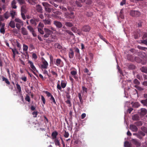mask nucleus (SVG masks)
Segmentation results:
<instances>
[{
    "label": "nucleus",
    "mask_w": 147,
    "mask_h": 147,
    "mask_svg": "<svg viewBox=\"0 0 147 147\" xmlns=\"http://www.w3.org/2000/svg\"><path fill=\"white\" fill-rule=\"evenodd\" d=\"M25 99L26 101L30 102V98L29 96L27 94L25 98Z\"/></svg>",
    "instance_id": "52"
},
{
    "label": "nucleus",
    "mask_w": 147,
    "mask_h": 147,
    "mask_svg": "<svg viewBox=\"0 0 147 147\" xmlns=\"http://www.w3.org/2000/svg\"><path fill=\"white\" fill-rule=\"evenodd\" d=\"M58 133L56 131L53 132L51 134V136L52 137L53 139H57V136L58 135Z\"/></svg>",
    "instance_id": "17"
},
{
    "label": "nucleus",
    "mask_w": 147,
    "mask_h": 147,
    "mask_svg": "<svg viewBox=\"0 0 147 147\" xmlns=\"http://www.w3.org/2000/svg\"><path fill=\"white\" fill-rule=\"evenodd\" d=\"M141 111L140 113L141 115L144 116L147 113V111L146 109L145 108H142L140 110Z\"/></svg>",
    "instance_id": "15"
},
{
    "label": "nucleus",
    "mask_w": 147,
    "mask_h": 147,
    "mask_svg": "<svg viewBox=\"0 0 147 147\" xmlns=\"http://www.w3.org/2000/svg\"><path fill=\"white\" fill-rule=\"evenodd\" d=\"M56 10H53V11H54V13H55L56 15H60L61 14V13L59 11H54Z\"/></svg>",
    "instance_id": "56"
},
{
    "label": "nucleus",
    "mask_w": 147,
    "mask_h": 147,
    "mask_svg": "<svg viewBox=\"0 0 147 147\" xmlns=\"http://www.w3.org/2000/svg\"><path fill=\"white\" fill-rule=\"evenodd\" d=\"M80 1L82 2H85L86 4H91L92 1V0H79Z\"/></svg>",
    "instance_id": "25"
},
{
    "label": "nucleus",
    "mask_w": 147,
    "mask_h": 147,
    "mask_svg": "<svg viewBox=\"0 0 147 147\" xmlns=\"http://www.w3.org/2000/svg\"><path fill=\"white\" fill-rule=\"evenodd\" d=\"M130 15L132 16H138L140 15V13L138 11L132 10L130 13Z\"/></svg>",
    "instance_id": "5"
},
{
    "label": "nucleus",
    "mask_w": 147,
    "mask_h": 147,
    "mask_svg": "<svg viewBox=\"0 0 147 147\" xmlns=\"http://www.w3.org/2000/svg\"><path fill=\"white\" fill-rule=\"evenodd\" d=\"M141 43L147 45V39L141 40Z\"/></svg>",
    "instance_id": "64"
},
{
    "label": "nucleus",
    "mask_w": 147,
    "mask_h": 147,
    "mask_svg": "<svg viewBox=\"0 0 147 147\" xmlns=\"http://www.w3.org/2000/svg\"><path fill=\"white\" fill-rule=\"evenodd\" d=\"M132 119L133 120H139V117L137 115H135L132 116Z\"/></svg>",
    "instance_id": "30"
},
{
    "label": "nucleus",
    "mask_w": 147,
    "mask_h": 147,
    "mask_svg": "<svg viewBox=\"0 0 147 147\" xmlns=\"http://www.w3.org/2000/svg\"><path fill=\"white\" fill-rule=\"evenodd\" d=\"M82 89L84 93L85 92L86 93H87V88L85 87L84 86H82Z\"/></svg>",
    "instance_id": "58"
},
{
    "label": "nucleus",
    "mask_w": 147,
    "mask_h": 147,
    "mask_svg": "<svg viewBox=\"0 0 147 147\" xmlns=\"http://www.w3.org/2000/svg\"><path fill=\"white\" fill-rule=\"evenodd\" d=\"M65 102L67 104H69V107H71V102L70 100L68 99L67 100L65 101Z\"/></svg>",
    "instance_id": "53"
},
{
    "label": "nucleus",
    "mask_w": 147,
    "mask_h": 147,
    "mask_svg": "<svg viewBox=\"0 0 147 147\" xmlns=\"http://www.w3.org/2000/svg\"><path fill=\"white\" fill-rule=\"evenodd\" d=\"M135 66L134 64H130L128 68L131 69H135Z\"/></svg>",
    "instance_id": "40"
},
{
    "label": "nucleus",
    "mask_w": 147,
    "mask_h": 147,
    "mask_svg": "<svg viewBox=\"0 0 147 147\" xmlns=\"http://www.w3.org/2000/svg\"><path fill=\"white\" fill-rule=\"evenodd\" d=\"M38 112L37 111H34L32 112V114L33 115V117L34 118L36 117H37V115H38Z\"/></svg>",
    "instance_id": "55"
},
{
    "label": "nucleus",
    "mask_w": 147,
    "mask_h": 147,
    "mask_svg": "<svg viewBox=\"0 0 147 147\" xmlns=\"http://www.w3.org/2000/svg\"><path fill=\"white\" fill-rule=\"evenodd\" d=\"M134 83L136 84V85H138L140 84V82L136 79H135L134 81Z\"/></svg>",
    "instance_id": "44"
},
{
    "label": "nucleus",
    "mask_w": 147,
    "mask_h": 147,
    "mask_svg": "<svg viewBox=\"0 0 147 147\" xmlns=\"http://www.w3.org/2000/svg\"><path fill=\"white\" fill-rule=\"evenodd\" d=\"M127 58L128 60L131 61H134V57L131 55H128L127 56Z\"/></svg>",
    "instance_id": "16"
},
{
    "label": "nucleus",
    "mask_w": 147,
    "mask_h": 147,
    "mask_svg": "<svg viewBox=\"0 0 147 147\" xmlns=\"http://www.w3.org/2000/svg\"><path fill=\"white\" fill-rule=\"evenodd\" d=\"M43 22L45 25H50L51 24V20L49 19L43 20Z\"/></svg>",
    "instance_id": "20"
},
{
    "label": "nucleus",
    "mask_w": 147,
    "mask_h": 147,
    "mask_svg": "<svg viewBox=\"0 0 147 147\" xmlns=\"http://www.w3.org/2000/svg\"><path fill=\"white\" fill-rule=\"evenodd\" d=\"M69 57L70 59L73 58L74 56V53L73 50L71 49H69Z\"/></svg>",
    "instance_id": "12"
},
{
    "label": "nucleus",
    "mask_w": 147,
    "mask_h": 147,
    "mask_svg": "<svg viewBox=\"0 0 147 147\" xmlns=\"http://www.w3.org/2000/svg\"><path fill=\"white\" fill-rule=\"evenodd\" d=\"M54 46L55 48L58 49H61L62 48V46L61 45L57 43H56L55 44Z\"/></svg>",
    "instance_id": "29"
},
{
    "label": "nucleus",
    "mask_w": 147,
    "mask_h": 147,
    "mask_svg": "<svg viewBox=\"0 0 147 147\" xmlns=\"http://www.w3.org/2000/svg\"><path fill=\"white\" fill-rule=\"evenodd\" d=\"M32 57L34 60H36L37 58V55L35 53H33L32 54Z\"/></svg>",
    "instance_id": "61"
},
{
    "label": "nucleus",
    "mask_w": 147,
    "mask_h": 147,
    "mask_svg": "<svg viewBox=\"0 0 147 147\" xmlns=\"http://www.w3.org/2000/svg\"><path fill=\"white\" fill-rule=\"evenodd\" d=\"M76 57L77 58L80 60L81 58V55L80 53H76Z\"/></svg>",
    "instance_id": "49"
},
{
    "label": "nucleus",
    "mask_w": 147,
    "mask_h": 147,
    "mask_svg": "<svg viewBox=\"0 0 147 147\" xmlns=\"http://www.w3.org/2000/svg\"><path fill=\"white\" fill-rule=\"evenodd\" d=\"M44 92L47 95L48 97H51V96H52L50 93L47 91H45Z\"/></svg>",
    "instance_id": "59"
},
{
    "label": "nucleus",
    "mask_w": 147,
    "mask_h": 147,
    "mask_svg": "<svg viewBox=\"0 0 147 147\" xmlns=\"http://www.w3.org/2000/svg\"><path fill=\"white\" fill-rule=\"evenodd\" d=\"M74 50L75 52L76 53H80V51L79 49L77 47H75L74 48Z\"/></svg>",
    "instance_id": "62"
},
{
    "label": "nucleus",
    "mask_w": 147,
    "mask_h": 147,
    "mask_svg": "<svg viewBox=\"0 0 147 147\" xmlns=\"http://www.w3.org/2000/svg\"><path fill=\"white\" fill-rule=\"evenodd\" d=\"M70 74L73 76H74L77 74V72L76 70H73L71 72Z\"/></svg>",
    "instance_id": "50"
},
{
    "label": "nucleus",
    "mask_w": 147,
    "mask_h": 147,
    "mask_svg": "<svg viewBox=\"0 0 147 147\" xmlns=\"http://www.w3.org/2000/svg\"><path fill=\"white\" fill-rule=\"evenodd\" d=\"M137 47L138 49L146 51L147 50V48L140 46H138Z\"/></svg>",
    "instance_id": "38"
},
{
    "label": "nucleus",
    "mask_w": 147,
    "mask_h": 147,
    "mask_svg": "<svg viewBox=\"0 0 147 147\" xmlns=\"http://www.w3.org/2000/svg\"><path fill=\"white\" fill-rule=\"evenodd\" d=\"M28 49V47L27 45L24 44L23 45V50L24 51H26V53L28 54L27 50Z\"/></svg>",
    "instance_id": "27"
},
{
    "label": "nucleus",
    "mask_w": 147,
    "mask_h": 147,
    "mask_svg": "<svg viewBox=\"0 0 147 147\" xmlns=\"http://www.w3.org/2000/svg\"><path fill=\"white\" fill-rule=\"evenodd\" d=\"M135 87L138 90L140 91H142L143 90V89L141 87H140L138 85H135Z\"/></svg>",
    "instance_id": "51"
},
{
    "label": "nucleus",
    "mask_w": 147,
    "mask_h": 147,
    "mask_svg": "<svg viewBox=\"0 0 147 147\" xmlns=\"http://www.w3.org/2000/svg\"><path fill=\"white\" fill-rule=\"evenodd\" d=\"M91 29V28L88 25L84 26L82 28V30L84 32H89Z\"/></svg>",
    "instance_id": "8"
},
{
    "label": "nucleus",
    "mask_w": 147,
    "mask_h": 147,
    "mask_svg": "<svg viewBox=\"0 0 147 147\" xmlns=\"http://www.w3.org/2000/svg\"><path fill=\"white\" fill-rule=\"evenodd\" d=\"M65 26L68 27H71L73 26V24L69 22H66L65 23Z\"/></svg>",
    "instance_id": "26"
},
{
    "label": "nucleus",
    "mask_w": 147,
    "mask_h": 147,
    "mask_svg": "<svg viewBox=\"0 0 147 147\" xmlns=\"http://www.w3.org/2000/svg\"><path fill=\"white\" fill-rule=\"evenodd\" d=\"M124 146L126 147H131V144L128 142L126 141L125 142Z\"/></svg>",
    "instance_id": "36"
},
{
    "label": "nucleus",
    "mask_w": 147,
    "mask_h": 147,
    "mask_svg": "<svg viewBox=\"0 0 147 147\" xmlns=\"http://www.w3.org/2000/svg\"><path fill=\"white\" fill-rule=\"evenodd\" d=\"M16 13L15 11H13V10L9 12L8 11H7L4 14V16L5 18L6 19H8L11 16V17L12 19H13L15 18V16L16 15Z\"/></svg>",
    "instance_id": "1"
},
{
    "label": "nucleus",
    "mask_w": 147,
    "mask_h": 147,
    "mask_svg": "<svg viewBox=\"0 0 147 147\" xmlns=\"http://www.w3.org/2000/svg\"><path fill=\"white\" fill-rule=\"evenodd\" d=\"M140 105L139 103L138 102H135L133 105V107L135 108H138Z\"/></svg>",
    "instance_id": "34"
},
{
    "label": "nucleus",
    "mask_w": 147,
    "mask_h": 147,
    "mask_svg": "<svg viewBox=\"0 0 147 147\" xmlns=\"http://www.w3.org/2000/svg\"><path fill=\"white\" fill-rule=\"evenodd\" d=\"M135 124L137 126H140L142 125V123L141 121H138L137 122L135 123Z\"/></svg>",
    "instance_id": "63"
},
{
    "label": "nucleus",
    "mask_w": 147,
    "mask_h": 147,
    "mask_svg": "<svg viewBox=\"0 0 147 147\" xmlns=\"http://www.w3.org/2000/svg\"><path fill=\"white\" fill-rule=\"evenodd\" d=\"M5 26V24H3V26H1V27L0 29V32L1 33L4 34L5 33V29L4 27Z\"/></svg>",
    "instance_id": "24"
},
{
    "label": "nucleus",
    "mask_w": 147,
    "mask_h": 147,
    "mask_svg": "<svg viewBox=\"0 0 147 147\" xmlns=\"http://www.w3.org/2000/svg\"><path fill=\"white\" fill-rule=\"evenodd\" d=\"M16 2L15 0H13L11 3V6L12 8L16 9L17 6L16 5Z\"/></svg>",
    "instance_id": "21"
},
{
    "label": "nucleus",
    "mask_w": 147,
    "mask_h": 147,
    "mask_svg": "<svg viewBox=\"0 0 147 147\" xmlns=\"http://www.w3.org/2000/svg\"><path fill=\"white\" fill-rule=\"evenodd\" d=\"M140 102L144 105L147 106V99L145 100H142Z\"/></svg>",
    "instance_id": "33"
},
{
    "label": "nucleus",
    "mask_w": 147,
    "mask_h": 147,
    "mask_svg": "<svg viewBox=\"0 0 147 147\" xmlns=\"http://www.w3.org/2000/svg\"><path fill=\"white\" fill-rule=\"evenodd\" d=\"M43 6L45 9H51V5L46 2L42 3Z\"/></svg>",
    "instance_id": "13"
},
{
    "label": "nucleus",
    "mask_w": 147,
    "mask_h": 147,
    "mask_svg": "<svg viewBox=\"0 0 147 147\" xmlns=\"http://www.w3.org/2000/svg\"><path fill=\"white\" fill-rule=\"evenodd\" d=\"M99 36L100 39H101L102 40L105 42H107L105 38L101 34H99Z\"/></svg>",
    "instance_id": "57"
},
{
    "label": "nucleus",
    "mask_w": 147,
    "mask_h": 147,
    "mask_svg": "<svg viewBox=\"0 0 147 147\" xmlns=\"http://www.w3.org/2000/svg\"><path fill=\"white\" fill-rule=\"evenodd\" d=\"M66 32L71 35L74 36V34H73V33L69 30H66Z\"/></svg>",
    "instance_id": "60"
},
{
    "label": "nucleus",
    "mask_w": 147,
    "mask_h": 147,
    "mask_svg": "<svg viewBox=\"0 0 147 147\" xmlns=\"http://www.w3.org/2000/svg\"><path fill=\"white\" fill-rule=\"evenodd\" d=\"M132 143L136 146L137 147L141 146V143L136 139H132L131 140Z\"/></svg>",
    "instance_id": "9"
},
{
    "label": "nucleus",
    "mask_w": 147,
    "mask_h": 147,
    "mask_svg": "<svg viewBox=\"0 0 147 147\" xmlns=\"http://www.w3.org/2000/svg\"><path fill=\"white\" fill-rule=\"evenodd\" d=\"M50 99L52 101V102H51L52 103L53 102L55 104H56L55 100L53 95L51 96V98H50Z\"/></svg>",
    "instance_id": "46"
},
{
    "label": "nucleus",
    "mask_w": 147,
    "mask_h": 147,
    "mask_svg": "<svg viewBox=\"0 0 147 147\" xmlns=\"http://www.w3.org/2000/svg\"><path fill=\"white\" fill-rule=\"evenodd\" d=\"M9 26L11 28H14L15 27V23L14 21L11 20L9 22Z\"/></svg>",
    "instance_id": "18"
},
{
    "label": "nucleus",
    "mask_w": 147,
    "mask_h": 147,
    "mask_svg": "<svg viewBox=\"0 0 147 147\" xmlns=\"http://www.w3.org/2000/svg\"><path fill=\"white\" fill-rule=\"evenodd\" d=\"M61 61L60 59H56V62H55V64L58 66H60Z\"/></svg>",
    "instance_id": "23"
},
{
    "label": "nucleus",
    "mask_w": 147,
    "mask_h": 147,
    "mask_svg": "<svg viewBox=\"0 0 147 147\" xmlns=\"http://www.w3.org/2000/svg\"><path fill=\"white\" fill-rule=\"evenodd\" d=\"M14 21L16 23V27L18 30L20 29L21 26L24 25L23 21L18 18H15Z\"/></svg>",
    "instance_id": "2"
},
{
    "label": "nucleus",
    "mask_w": 147,
    "mask_h": 147,
    "mask_svg": "<svg viewBox=\"0 0 147 147\" xmlns=\"http://www.w3.org/2000/svg\"><path fill=\"white\" fill-rule=\"evenodd\" d=\"M16 46L19 49V50L21 49V45H20V43L18 42L17 40L16 41Z\"/></svg>",
    "instance_id": "48"
},
{
    "label": "nucleus",
    "mask_w": 147,
    "mask_h": 147,
    "mask_svg": "<svg viewBox=\"0 0 147 147\" xmlns=\"http://www.w3.org/2000/svg\"><path fill=\"white\" fill-rule=\"evenodd\" d=\"M61 87L63 88H64L65 87L66 85V83L64 82L63 80H62L61 81Z\"/></svg>",
    "instance_id": "35"
},
{
    "label": "nucleus",
    "mask_w": 147,
    "mask_h": 147,
    "mask_svg": "<svg viewBox=\"0 0 147 147\" xmlns=\"http://www.w3.org/2000/svg\"><path fill=\"white\" fill-rule=\"evenodd\" d=\"M72 27L71 28V30L73 31L74 32H76V31H77V28L75 26Z\"/></svg>",
    "instance_id": "54"
},
{
    "label": "nucleus",
    "mask_w": 147,
    "mask_h": 147,
    "mask_svg": "<svg viewBox=\"0 0 147 147\" xmlns=\"http://www.w3.org/2000/svg\"><path fill=\"white\" fill-rule=\"evenodd\" d=\"M134 61H136L138 63H140L141 61V59L139 57H136L134 58Z\"/></svg>",
    "instance_id": "32"
},
{
    "label": "nucleus",
    "mask_w": 147,
    "mask_h": 147,
    "mask_svg": "<svg viewBox=\"0 0 147 147\" xmlns=\"http://www.w3.org/2000/svg\"><path fill=\"white\" fill-rule=\"evenodd\" d=\"M42 28L38 27V32L41 34H44V32L42 30Z\"/></svg>",
    "instance_id": "42"
},
{
    "label": "nucleus",
    "mask_w": 147,
    "mask_h": 147,
    "mask_svg": "<svg viewBox=\"0 0 147 147\" xmlns=\"http://www.w3.org/2000/svg\"><path fill=\"white\" fill-rule=\"evenodd\" d=\"M2 80L3 81H5L7 84L8 85L10 84V83L7 78L3 76L2 77Z\"/></svg>",
    "instance_id": "31"
},
{
    "label": "nucleus",
    "mask_w": 147,
    "mask_h": 147,
    "mask_svg": "<svg viewBox=\"0 0 147 147\" xmlns=\"http://www.w3.org/2000/svg\"><path fill=\"white\" fill-rule=\"evenodd\" d=\"M27 28L31 32H33L34 31V28L30 26H27Z\"/></svg>",
    "instance_id": "39"
},
{
    "label": "nucleus",
    "mask_w": 147,
    "mask_h": 147,
    "mask_svg": "<svg viewBox=\"0 0 147 147\" xmlns=\"http://www.w3.org/2000/svg\"><path fill=\"white\" fill-rule=\"evenodd\" d=\"M54 142L56 146H58L59 147H60L61 144L59 141L58 140V138L55 139H54Z\"/></svg>",
    "instance_id": "19"
},
{
    "label": "nucleus",
    "mask_w": 147,
    "mask_h": 147,
    "mask_svg": "<svg viewBox=\"0 0 147 147\" xmlns=\"http://www.w3.org/2000/svg\"><path fill=\"white\" fill-rule=\"evenodd\" d=\"M53 24L58 28H61L63 26L61 22L57 21H54Z\"/></svg>",
    "instance_id": "10"
},
{
    "label": "nucleus",
    "mask_w": 147,
    "mask_h": 147,
    "mask_svg": "<svg viewBox=\"0 0 147 147\" xmlns=\"http://www.w3.org/2000/svg\"><path fill=\"white\" fill-rule=\"evenodd\" d=\"M22 33L23 35H27L28 34V32L26 28L22 27L21 28Z\"/></svg>",
    "instance_id": "14"
},
{
    "label": "nucleus",
    "mask_w": 147,
    "mask_h": 147,
    "mask_svg": "<svg viewBox=\"0 0 147 147\" xmlns=\"http://www.w3.org/2000/svg\"><path fill=\"white\" fill-rule=\"evenodd\" d=\"M30 22L32 24L36 25V21L35 19H32L30 20Z\"/></svg>",
    "instance_id": "41"
},
{
    "label": "nucleus",
    "mask_w": 147,
    "mask_h": 147,
    "mask_svg": "<svg viewBox=\"0 0 147 147\" xmlns=\"http://www.w3.org/2000/svg\"><path fill=\"white\" fill-rule=\"evenodd\" d=\"M84 73H87L88 75L90 76V73L89 72V70L86 68L84 69Z\"/></svg>",
    "instance_id": "47"
},
{
    "label": "nucleus",
    "mask_w": 147,
    "mask_h": 147,
    "mask_svg": "<svg viewBox=\"0 0 147 147\" xmlns=\"http://www.w3.org/2000/svg\"><path fill=\"white\" fill-rule=\"evenodd\" d=\"M51 41L53 42H55L57 40V38L56 36H51Z\"/></svg>",
    "instance_id": "43"
},
{
    "label": "nucleus",
    "mask_w": 147,
    "mask_h": 147,
    "mask_svg": "<svg viewBox=\"0 0 147 147\" xmlns=\"http://www.w3.org/2000/svg\"><path fill=\"white\" fill-rule=\"evenodd\" d=\"M28 63H29L30 65V67L32 69L33 71H32L33 74L35 75L36 76H37L36 74L35 73L34 71H37L36 69L35 66L34 65L33 63L30 61H29L28 62Z\"/></svg>",
    "instance_id": "6"
},
{
    "label": "nucleus",
    "mask_w": 147,
    "mask_h": 147,
    "mask_svg": "<svg viewBox=\"0 0 147 147\" xmlns=\"http://www.w3.org/2000/svg\"><path fill=\"white\" fill-rule=\"evenodd\" d=\"M42 64L41 65L42 68L44 69H47L48 65V62L42 58Z\"/></svg>",
    "instance_id": "4"
},
{
    "label": "nucleus",
    "mask_w": 147,
    "mask_h": 147,
    "mask_svg": "<svg viewBox=\"0 0 147 147\" xmlns=\"http://www.w3.org/2000/svg\"><path fill=\"white\" fill-rule=\"evenodd\" d=\"M140 70L142 72L147 73V67L143 66L140 68Z\"/></svg>",
    "instance_id": "22"
},
{
    "label": "nucleus",
    "mask_w": 147,
    "mask_h": 147,
    "mask_svg": "<svg viewBox=\"0 0 147 147\" xmlns=\"http://www.w3.org/2000/svg\"><path fill=\"white\" fill-rule=\"evenodd\" d=\"M130 129L134 132H136L138 130V128L134 124L130 125Z\"/></svg>",
    "instance_id": "11"
},
{
    "label": "nucleus",
    "mask_w": 147,
    "mask_h": 147,
    "mask_svg": "<svg viewBox=\"0 0 147 147\" xmlns=\"http://www.w3.org/2000/svg\"><path fill=\"white\" fill-rule=\"evenodd\" d=\"M10 49H11L12 51L13 54V52H14L15 54H19V53L18 51L17 50L16 48L12 49V48H10Z\"/></svg>",
    "instance_id": "28"
},
{
    "label": "nucleus",
    "mask_w": 147,
    "mask_h": 147,
    "mask_svg": "<svg viewBox=\"0 0 147 147\" xmlns=\"http://www.w3.org/2000/svg\"><path fill=\"white\" fill-rule=\"evenodd\" d=\"M44 30L45 32V34L43 37L45 38H47L49 37V36L53 33L52 31L51 30L47 28H44Z\"/></svg>",
    "instance_id": "3"
},
{
    "label": "nucleus",
    "mask_w": 147,
    "mask_h": 147,
    "mask_svg": "<svg viewBox=\"0 0 147 147\" xmlns=\"http://www.w3.org/2000/svg\"><path fill=\"white\" fill-rule=\"evenodd\" d=\"M123 10H121L120 12L119 16L122 19H123L124 18V16L123 14Z\"/></svg>",
    "instance_id": "45"
},
{
    "label": "nucleus",
    "mask_w": 147,
    "mask_h": 147,
    "mask_svg": "<svg viewBox=\"0 0 147 147\" xmlns=\"http://www.w3.org/2000/svg\"><path fill=\"white\" fill-rule=\"evenodd\" d=\"M66 17L68 18H73L74 17V13L70 11L65 13Z\"/></svg>",
    "instance_id": "7"
},
{
    "label": "nucleus",
    "mask_w": 147,
    "mask_h": 147,
    "mask_svg": "<svg viewBox=\"0 0 147 147\" xmlns=\"http://www.w3.org/2000/svg\"><path fill=\"white\" fill-rule=\"evenodd\" d=\"M16 86L19 92V93H21V90L20 86L18 84V83L16 84Z\"/></svg>",
    "instance_id": "37"
}]
</instances>
